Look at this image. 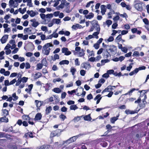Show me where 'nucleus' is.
<instances>
[{"mask_svg":"<svg viewBox=\"0 0 149 149\" xmlns=\"http://www.w3.org/2000/svg\"><path fill=\"white\" fill-rule=\"evenodd\" d=\"M52 91L55 93H59L61 92V90L58 88H55L52 89Z\"/></svg>","mask_w":149,"mask_h":149,"instance_id":"nucleus-22","label":"nucleus"},{"mask_svg":"<svg viewBox=\"0 0 149 149\" xmlns=\"http://www.w3.org/2000/svg\"><path fill=\"white\" fill-rule=\"evenodd\" d=\"M70 109L71 110H75L78 108L76 105H71L70 106Z\"/></svg>","mask_w":149,"mask_h":149,"instance_id":"nucleus-28","label":"nucleus"},{"mask_svg":"<svg viewBox=\"0 0 149 149\" xmlns=\"http://www.w3.org/2000/svg\"><path fill=\"white\" fill-rule=\"evenodd\" d=\"M124 29L127 30L130 29V26L128 24H125L124 25Z\"/></svg>","mask_w":149,"mask_h":149,"instance_id":"nucleus-58","label":"nucleus"},{"mask_svg":"<svg viewBox=\"0 0 149 149\" xmlns=\"http://www.w3.org/2000/svg\"><path fill=\"white\" fill-rule=\"evenodd\" d=\"M108 47H109V50L111 52H114L117 50L116 47L113 45H109Z\"/></svg>","mask_w":149,"mask_h":149,"instance_id":"nucleus-14","label":"nucleus"},{"mask_svg":"<svg viewBox=\"0 0 149 149\" xmlns=\"http://www.w3.org/2000/svg\"><path fill=\"white\" fill-rule=\"evenodd\" d=\"M22 118H24L25 120H31V118L29 116V115H28L24 114L22 116Z\"/></svg>","mask_w":149,"mask_h":149,"instance_id":"nucleus-24","label":"nucleus"},{"mask_svg":"<svg viewBox=\"0 0 149 149\" xmlns=\"http://www.w3.org/2000/svg\"><path fill=\"white\" fill-rule=\"evenodd\" d=\"M27 13L28 15H29L31 17H33L38 14L37 12H34L32 10L31 11L28 10L27 11Z\"/></svg>","mask_w":149,"mask_h":149,"instance_id":"nucleus-10","label":"nucleus"},{"mask_svg":"<svg viewBox=\"0 0 149 149\" xmlns=\"http://www.w3.org/2000/svg\"><path fill=\"white\" fill-rule=\"evenodd\" d=\"M96 30L97 31L94 32L93 34V36H96L99 34L100 31V30Z\"/></svg>","mask_w":149,"mask_h":149,"instance_id":"nucleus-52","label":"nucleus"},{"mask_svg":"<svg viewBox=\"0 0 149 149\" xmlns=\"http://www.w3.org/2000/svg\"><path fill=\"white\" fill-rule=\"evenodd\" d=\"M112 22V21L110 19L107 20L106 21V23L108 27H109L111 24Z\"/></svg>","mask_w":149,"mask_h":149,"instance_id":"nucleus-39","label":"nucleus"},{"mask_svg":"<svg viewBox=\"0 0 149 149\" xmlns=\"http://www.w3.org/2000/svg\"><path fill=\"white\" fill-rule=\"evenodd\" d=\"M52 110V108L51 106H49L47 107L46 109V114L48 115Z\"/></svg>","mask_w":149,"mask_h":149,"instance_id":"nucleus-23","label":"nucleus"},{"mask_svg":"<svg viewBox=\"0 0 149 149\" xmlns=\"http://www.w3.org/2000/svg\"><path fill=\"white\" fill-rule=\"evenodd\" d=\"M116 40H119V42L122 40V35L121 34H119L116 38Z\"/></svg>","mask_w":149,"mask_h":149,"instance_id":"nucleus-43","label":"nucleus"},{"mask_svg":"<svg viewBox=\"0 0 149 149\" xmlns=\"http://www.w3.org/2000/svg\"><path fill=\"white\" fill-rule=\"evenodd\" d=\"M59 59V56L57 54H55L54 55V58H52L53 61H55L56 59Z\"/></svg>","mask_w":149,"mask_h":149,"instance_id":"nucleus-27","label":"nucleus"},{"mask_svg":"<svg viewBox=\"0 0 149 149\" xmlns=\"http://www.w3.org/2000/svg\"><path fill=\"white\" fill-rule=\"evenodd\" d=\"M8 37V35H5L2 37L0 39L1 41L2 44H4L6 42Z\"/></svg>","mask_w":149,"mask_h":149,"instance_id":"nucleus-11","label":"nucleus"},{"mask_svg":"<svg viewBox=\"0 0 149 149\" xmlns=\"http://www.w3.org/2000/svg\"><path fill=\"white\" fill-rule=\"evenodd\" d=\"M139 90V88H132L131 89H130V91H129L127 93L124 94V95H132V93L133 92L135 91H138Z\"/></svg>","mask_w":149,"mask_h":149,"instance_id":"nucleus-12","label":"nucleus"},{"mask_svg":"<svg viewBox=\"0 0 149 149\" xmlns=\"http://www.w3.org/2000/svg\"><path fill=\"white\" fill-rule=\"evenodd\" d=\"M33 85L32 84L29 85L28 86V88H29V94H31V91L32 89L33 88Z\"/></svg>","mask_w":149,"mask_h":149,"instance_id":"nucleus-44","label":"nucleus"},{"mask_svg":"<svg viewBox=\"0 0 149 149\" xmlns=\"http://www.w3.org/2000/svg\"><path fill=\"white\" fill-rule=\"evenodd\" d=\"M8 119L6 118V116H4V117L0 118V121L1 122L8 123Z\"/></svg>","mask_w":149,"mask_h":149,"instance_id":"nucleus-16","label":"nucleus"},{"mask_svg":"<svg viewBox=\"0 0 149 149\" xmlns=\"http://www.w3.org/2000/svg\"><path fill=\"white\" fill-rule=\"evenodd\" d=\"M118 26L117 23H113L112 26V28L113 29H116Z\"/></svg>","mask_w":149,"mask_h":149,"instance_id":"nucleus-61","label":"nucleus"},{"mask_svg":"<svg viewBox=\"0 0 149 149\" xmlns=\"http://www.w3.org/2000/svg\"><path fill=\"white\" fill-rule=\"evenodd\" d=\"M102 98V97H101V95L100 94H98L96 96L94 100H97L98 99L101 100Z\"/></svg>","mask_w":149,"mask_h":149,"instance_id":"nucleus-42","label":"nucleus"},{"mask_svg":"<svg viewBox=\"0 0 149 149\" xmlns=\"http://www.w3.org/2000/svg\"><path fill=\"white\" fill-rule=\"evenodd\" d=\"M109 86H108L107 88H105L104 90L102 92V93H104L107 92H110V91L109 90L110 89L109 88Z\"/></svg>","mask_w":149,"mask_h":149,"instance_id":"nucleus-34","label":"nucleus"},{"mask_svg":"<svg viewBox=\"0 0 149 149\" xmlns=\"http://www.w3.org/2000/svg\"><path fill=\"white\" fill-rule=\"evenodd\" d=\"M44 45H45L46 47L49 48V47H52L53 46V45L51 42L45 44Z\"/></svg>","mask_w":149,"mask_h":149,"instance_id":"nucleus-46","label":"nucleus"},{"mask_svg":"<svg viewBox=\"0 0 149 149\" xmlns=\"http://www.w3.org/2000/svg\"><path fill=\"white\" fill-rule=\"evenodd\" d=\"M55 21V23L56 24H59L61 22V20L59 19H53L52 20L53 22H54Z\"/></svg>","mask_w":149,"mask_h":149,"instance_id":"nucleus-30","label":"nucleus"},{"mask_svg":"<svg viewBox=\"0 0 149 149\" xmlns=\"http://www.w3.org/2000/svg\"><path fill=\"white\" fill-rule=\"evenodd\" d=\"M16 110L18 112L21 113L22 114H24L23 113V109L21 108V107L18 106Z\"/></svg>","mask_w":149,"mask_h":149,"instance_id":"nucleus-33","label":"nucleus"},{"mask_svg":"<svg viewBox=\"0 0 149 149\" xmlns=\"http://www.w3.org/2000/svg\"><path fill=\"white\" fill-rule=\"evenodd\" d=\"M10 9H14V8L17 7L18 4L14 0H10L8 3Z\"/></svg>","mask_w":149,"mask_h":149,"instance_id":"nucleus-3","label":"nucleus"},{"mask_svg":"<svg viewBox=\"0 0 149 149\" xmlns=\"http://www.w3.org/2000/svg\"><path fill=\"white\" fill-rule=\"evenodd\" d=\"M143 104H139V107L141 109L144 108L146 107V105L147 104V102L146 100H142Z\"/></svg>","mask_w":149,"mask_h":149,"instance_id":"nucleus-21","label":"nucleus"},{"mask_svg":"<svg viewBox=\"0 0 149 149\" xmlns=\"http://www.w3.org/2000/svg\"><path fill=\"white\" fill-rule=\"evenodd\" d=\"M93 46L95 49H98L99 48L100 44L96 43L94 44Z\"/></svg>","mask_w":149,"mask_h":149,"instance_id":"nucleus-59","label":"nucleus"},{"mask_svg":"<svg viewBox=\"0 0 149 149\" xmlns=\"http://www.w3.org/2000/svg\"><path fill=\"white\" fill-rule=\"evenodd\" d=\"M74 137H73L72 138H70L69 139H68V140H67L66 141L67 142H68V141H69V142H68V143H72V142H74V141H75V139L74 140V139H73V138Z\"/></svg>","mask_w":149,"mask_h":149,"instance_id":"nucleus-56","label":"nucleus"},{"mask_svg":"<svg viewBox=\"0 0 149 149\" xmlns=\"http://www.w3.org/2000/svg\"><path fill=\"white\" fill-rule=\"evenodd\" d=\"M119 115L116 116V117H112L110 119L111 122L112 123H115V122L118 119Z\"/></svg>","mask_w":149,"mask_h":149,"instance_id":"nucleus-19","label":"nucleus"},{"mask_svg":"<svg viewBox=\"0 0 149 149\" xmlns=\"http://www.w3.org/2000/svg\"><path fill=\"white\" fill-rule=\"evenodd\" d=\"M46 47L45 45H44L43 47L42 51V52L44 54L47 56L49 54L51 49L50 48H47Z\"/></svg>","mask_w":149,"mask_h":149,"instance_id":"nucleus-4","label":"nucleus"},{"mask_svg":"<svg viewBox=\"0 0 149 149\" xmlns=\"http://www.w3.org/2000/svg\"><path fill=\"white\" fill-rule=\"evenodd\" d=\"M76 71V69L74 67H72L70 69V72L73 75L74 74L75 72Z\"/></svg>","mask_w":149,"mask_h":149,"instance_id":"nucleus-35","label":"nucleus"},{"mask_svg":"<svg viewBox=\"0 0 149 149\" xmlns=\"http://www.w3.org/2000/svg\"><path fill=\"white\" fill-rule=\"evenodd\" d=\"M77 89H76L73 90L71 91H68V93L69 94L72 95L73 93H75L76 92V91H77Z\"/></svg>","mask_w":149,"mask_h":149,"instance_id":"nucleus-53","label":"nucleus"},{"mask_svg":"<svg viewBox=\"0 0 149 149\" xmlns=\"http://www.w3.org/2000/svg\"><path fill=\"white\" fill-rule=\"evenodd\" d=\"M12 97L14 98L13 99V100L14 101H15L17 100L18 98V97L17 96H16V94L15 93H14L12 95Z\"/></svg>","mask_w":149,"mask_h":149,"instance_id":"nucleus-40","label":"nucleus"},{"mask_svg":"<svg viewBox=\"0 0 149 149\" xmlns=\"http://www.w3.org/2000/svg\"><path fill=\"white\" fill-rule=\"evenodd\" d=\"M36 20L35 19H31L30 20V21L33 22L31 24L32 26L35 28L37 27L39 24L38 22L36 21Z\"/></svg>","mask_w":149,"mask_h":149,"instance_id":"nucleus-9","label":"nucleus"},{"mask_svg":"<svg viewBox=\"0 0 149 149\" xmlns=\"http://www.w3.org/2000/svg\"><path fill=\"white\" fill-rule=\"evenodd\" d=\"M84 119L86 121H91L92 119L91 117V114H89L88 115H86L84 117Z\"/></svg>","mask_w":149,"mask_h":149,"instance_id":"nucleus-20","label":"nucleus"},{"mask_svg":"<svg viewBox=\"0 0 149 149\" xmlns=\"http://www.w3.org/2000/svg\"><path fill=\"white\" fill-rule=\"evenodd\" d=\"M138 72V70L137 68H135L134 70L131 72L129 74V75L130 76H132L134 75V74H136Z\"/></svg>","mask_w":149,"mask_h":149,"instance_id":"nucleus-26","label":"nucleus"},{"mask_svg":"<svg viewBox=\"0 0 149 149\" xmlns=\"http://www.w3.org/2000/svg\"><path fill=\"white\" fill-rule=\"evenodd\" d=\"M69 63V61L68 60H63L60 61L59 64L61 65H64V64H66L68 65Z\"/></svg>","mask_w":149,"mask_h":149,"instance_id":"nucleus-18","label":"nucleus"},{"mask_svg":"<svg viewBox=\"0 0 149 149\" xmlns=\"http://www.w3.org/2000/svg\"><path fill=\"white\" fill-rule=\"evenodd\" d=\"M121 49L123 52L125 53H126L128 50L127 48L125 47H123Z\"/></svg>","mask_w":149,"mask_h":149,"instance_id":"nucleus-49","label":"nucleus"},{"mask_svg":"<svg viewBox=\"0 0 149 149\" xmlns=\"http://www.w3.org/2000/svg\"><path fill=\"white\" fill-rule=\"evenodd\" d=\"M75 64L76 65L79 66L80 65V63L79 61V59L77 58L75 60Z\"/></svg>","mask_w":149,"mask_h":149,"instance_id":"nucleus-51","label":"nucleus"},{"mask_svg":"<svg viewBox=\"0 0 149 149\" xmlns=\"http://www.w3.org/2000/svg\"><path fill=\"white\" fill-rule=\"evenodd\" d=\"M94 14L93 13H91L86 17V18L87 19H91L94 17Z\"/></svg>","mask_w":149,"mask_h":149,"instance_id":"nucleus-31","label":"nucleus"},{"mask_svg":"<svg viewBox=\"0 0 149 149\" xmlns=\"http://www.w3.org/2000/svg\"><path fill=\"white\" fill-rule=\"evenodd\" d=\"M82 28V26L79 24H77L75 25H73L72 27V28L74 30H76L78 29H81Z\"/></svg>","mask_w":149,"mask_h":149,"instance_id":"nucleus-15","label":"nucleus"},{"mask_svg":"<svg viewBox=\"0 0 149 149\" xmlns=\"http://www.w3.org/2000/svg\"><path fill=\"white\" fill-rule=\"evenodd\" d=\"M144 6V3L140 2L136 3L134 5V8L136 9H142L143 7Z\"/></svg>","mask_w":149,"mask_h":149,"instance_id":"nucleus-6","label":"nucleus"},{"mask_svg":"<svg viewBox=\"0 0 149 149\" xmlns=\"http://www.w3.org/2000/svg\"><path fill=\"white\" fill-rule=\"evenodd\" d=\"M114 38L112 36H110L108 39L107 40L109 42H111L113 41L114 40Z\"/></svg>","mask_w":149,"mask_h":149,"instance_id":"nucleus-64","label":"nucleus"},{"mask_svg":"<svg viewBox=\"0 0 149 149\" xmlns=\"http://www.w3.org/2000/svg\"><path fill=\"white\" fill-rule=\"evenodd\" d=\"M3 113L4 116H6L9 114V112L8 110L6 109L3 110Z\"/></svg>","mask_w":149,"mask_h":149,"instance_id":"nucleus-36","label":"nucleus"},{"mask_svg":"<svg viewBox=\"0 0 149 149\" xmlns=\"http://www.w3.org/2000/svg\"><path fill=\"white\" fill-rule=\"evenodd\" d=\"M34 137L32 132H30L26 133L24 136V137L26 139L29 138H33Z\"/></svg>","mask_w":149,"mask_h":149,"instance_id":"nucleus-8","label":"nucleus"},{"mask_svg":"<svg viewBox=\"0 0 149 149\" xmlns=\"http://www.w3.org/2000/svg\"><path fill=\"white\" fill-rule=\"evenodd\" d=\"M68 50L67 48L63 47L62 49V53L65 54V53Z\"/></svg>","mask_w":149,"mask_h":149,"instance_id":"nucleus-55","label":"nucleus"},{"mask_svg":"<svg viewBox=\"0 0 149 149\" xmlns=\"http://www.w3.org/2000/svg\"><path fill=\"white\" fill-rule=\"evenodd\" d=\"M63 130L59 129H56L54 131H53L50 133V137H53L55 136H60L61 133L63 131Z\"/></svg>","mask_w":149,"mask_h":149,"instance_id":"nucleus-2","label":"nucleus"},{"mask_svg":"<svg viewBox=\"0 0 149 149\" xmlns=\"http://www.w3.org/2000/svg\"><path fill=\"white\" fill-rule=\"evenodd\" d=\"M139 56V54L138 51H134L133 53L132 56Z\"/></svg>","mask_w":149,"mask_h":149,"instance_id":"nucleus-45","label":"nucleus"},{"mask_svg":"<svg viewBox=\"0 0 149 149\" xmlns=\"http://www.w3.org/2000/svg\"><path fill=\"white\" fill-rule=\"evenodd\" d=\"M67 110V108L65 106H63V107H62L61 109V111L63 112H66Z\"/></svg>","mask_w":149,"mask_h":149,"instance_id":"nucleus-60","label":"nucleus"},{"mask_svg":"<svg viewBox=\"0 0 149 149\" xmlns=\"http://www.w3.org/2000/svg\"><path fill=\"white\" fill-rule=\"evenodd\" d=\"M28 79V78L27 77H23L21 80H22L23 82H26L27 81Z\"/></svg>","mask_w":149,"mask_h":149,"instance_id":"nucleus-57","label":"nucleus"},{"mask_svg":"<svg viewBox=\"0 0 149 149\" xmlns=\"http://www.w3.org/2000/svg\"><path fill=\"white\" fill-rule=\"evenodd\" d=\"M61 1V4L58 6L59 8L63 9L65 8L67 9L70 8V3L67 2L66 0H58Z\"/></svg>","mask_w":149,"mask_h":149,"instance_id":"nucleus-1","label":"nucleus"},{"mask_svg":"<svg viewBox=\"0 0 149 149\" xmlns=\"http://www.w3.org/2000/svg\"><path fill=\"white\" fill-rule=\"evenodd\" d=\"M45 87V90L48 91L49 89L50 86L49 84L48 83L46 84Z\"/></svg>","mask_w":149,"mask_h":149,"instance_id":"nucleus-62","label":"nucleus"},{"mask_svg":"<svg viewBox=\"0 0 149 149\" xmlns=\"http://www.w3.org/2000/svg\"><path fill=\"white\" fill-rule=\"evenodd\" d=\"M60 118L61 119V120L64 121L65 119L67 118L66 116L64 114H61L59 116Z\"/></svg>","mask_w":149,"mask_h":149,"instance_id":"nucleus-32","label":"nucleus"},{"mask_svg":"<svg viewBox=\"0 0 149 149\" xmlns=\"http://www.w3.org/2000/svg\"><path fill=\"white\" fill-rule=\"evenodd\" d=\"M79 56L80 57L83 56H84L85 53L84 52V49H82L81 51L79 52Z\"/></svg>","mask_w":149,"mask_h":149,"instance_id":"nucleus-41","label":"nucleus"},{"mask_svg":"<svg viewBox=\"0 0 149 149\" xmlns=\"http://www.w3.org/2000/svg\"><path fill=\"white\" fill-rule=\"evenodd\" d=\"M92 26H93L94 28H95L96 30H99L100 29V25L98 24V22L96 20L93 21L92 22Z\"/></svg>","mask_w":149,"mask_h":149,"instance_id":"nucleus-7","label":"nucleus"},{"mask_svg":"<svg viewBox=\"0 0 149 149\" xmlns=\"http://www.w3.org/2000/svg\"><path fill=\"white\" fill-rule=\"evenodd\" d=\"M42 75V74L40 72H38L35 74V76L34 77V79H38Z\"/></svg>","mask_w":149,"mask_h":149,"instance_id":"nucleus-25","label":"nucleus"},{"mask_svg":"<svg viewBox=\"0 0 149 149\" xmlns=\"http://www.w3.org/2000/svg\"><path fill=\"white\" fill-rule=\"evenodd\" d=\"M86 71L83 70H82L80 71V74L81 76H84L86 74Z\"/></svg>","mask_w":149,"mask_h":149,"instance_id":"nucleus-54","label":"nucleus"},{"mask_svg":"<svg viewBox=\"0 0 149 149\" xmlns=\"http://www.w3.org/2000/svg\"><path fill=\"white\" fill-rule=\"evenodd\" d=\"M82 116L80 117L79 116H77V117H75L73 119V120L74 122H78L81 119V117Z\"/></svg>","mask_w":149,"mask_h":149,"instance_id":"nucleus-29","label":"nucleus"},{"mask_svg":"<svg viewBox=\"0 0 149 149\" xmlns=\"http://www.w3.org/2000/svg\"><path fill=\"white\" fill-rule=\"evenodd\" d=\"M143 22L146 24H148L149 22L148 20L146 18H145L143 19Z\"/></svg>","mask_w":149,"mask_h":149,"instance_id":"nucleus-63","label":"nucleus"},{"mask_svg":"<svg viewBox=\"0 0 149 149\" xmlns=\"http://www.w3.org/2000/svg\"><path fill=\"white\" fill-rule=\"evenodd\" d=\"M110 61L108 59L102 60L101 61V62L102 65H104L105 63L109 62Z\"/></svg>","mask_w":149,"mask_h":149,"instance_id":"nucleus-38","label":"nucleus"},{"mask_svg":"<svg viewBox=\"0 0 149 149\" xmlns=\"http://www.w3.org/2000/svg\"><path fill=\"white\" fill-rule=\"evenodd\" d=\"M140 110V109L138 110H136L135 111H130V113H129V114H134L135 113H137L139 112V111Z\"/></svg>","mask_w":149,"mask_h":149,"instance_id":"nucleus-47","label":"nucleus"},{"mask_svg":"<svg viewBox=\"0 0 149 149\" xmlns=\"http://www.w3.org/2000/svg\"><path fill=\"white\" fill-rule=\"evenodd\" d=\"M42 117V115L40 113H37L35 116V118H34V120L35 121H38L40 120L41 119Z\"/></svg>","mask_w":149,"mask_h":149,"instance_id":"nucleus-13","label":"nucleus"},{"mask_svg":"<svg viewBox=\"0 0 149 149\" xmlns=\"http://www.w3.org/2000/svg\"><path fill=\"white\" fill-rule=\"evenodd\" d=\"M43 67V65L40 63H38L37 64V67L36 70H40Z\"/></svg>","mask_w":149,"mask_h":149,"instance_id":"nucleus-37","label":"nucleus"},{"mask_svg":"<svg viewBox=\"0 0 149 149\" xmlns=\"http://www.w3.org/2000/svg\"><path fill=\"white\" fill-rule=\"evenodd\" d=\"M31 0H28L27 2V6L29 7H31L32 6V3Z\"/></svg>","mask_w":149,"mask_h":149,"instance_id":"nucleus-48","label":"nucleus"},{"mask_svg":"<svg viewBox=\"0 0 149 149\" xmlns=\"http://www.w3.org/2000/svg\"><path fill=\"white\" fill-rule=\"evenodd\" d=\"M120 5L123 7H125L127 9H130L131 8L130 5H126V4L124 2H121L120 3Z\"/></svg>","mask_w":149,"mask_h":149,"instance_id":"nucleus-17","label":"nucleus"},{"mask_svg":"<svg viewBox=\"0 0 149 149\" xmlns=\"http://www.w3.org/2000/svg\"><path fill=\"white\" fill-rule=\"evenodd\" d=\"M87 99L88 100H90L93 98V97L92 94L91 93H90L87 96Z\"/></svg>","mask_w":149,"mask_h":149,"instance_id":"nucleus-50","label":"nucleus"},{"mask_svg":"<svg viewBox=\"0 0 149 149\" xmlns=\"http://www.w3.org/2000/svg\"><path fill=\"white\" fill-rule=\"evenodd\" d=\"M37 149H53L52 146L48 144H44L37 148Z\"/></svg>","mask_w":149,"mask_h":149,"instance_id":"nucleus-5","label":"nucleus"}]
</instances>
